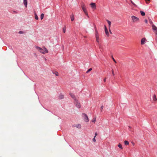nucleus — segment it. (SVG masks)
I'll use <instances>...</instances> for the list:
<instances>
[{
	"mask_svg": "<svg viewBox=\"0 0 157 157\" xmlns=\"http://www.w3.org/2000/svg\"><path fill=\"white\" fill-rule=\"evenodd\" d=\"M81 7L83 11L84 12V13L85 14H86V15L89 18V17L88 16L87 10L86 6L85 5V4L82 3L81 4Z\"/></svg>",
	"mask_w": 157,
	"mask_h": 157,
	"instance_id": "nucleus-1",
	"label": "nucleus"
},
{
	"mask_svg": "<svg viewBox=\"0 0 157 157\" xmlns=\"http://www.w3.org/2000/svg\"><path fill=\"white\" fill-rule=\"evenodd\" d=\"M24 4L25 7H27V0H24Z\"/></svg>",
	"mask_w": 157,
	"mask_h": 157,
	"instance_id": "nucleus-11",
	"label": "nucleus"
},
{
	"mask_svg": "<svg viewBox=\"0 0 157 157\" xmlns=\"http://www.w3.org/2000/svg\"><path fill=\"white\" fill-rule=\"evenodd\" d=\"M106 21L109 24V29H110L111 24V22L110 21L107 20H106Z\"/></svg>",
	"mask_w": 157,
	"mask_h": 157,
	"instance_id": "nucleus-13",
	"label": "nucleus"
},
{
	"mask_svg": "<svg viewBox=\"0 0 157 157\" xmlns=\"http://www.w3.org/2000/svg\"><path fill=\"white\" fill-rule=\"evenodd\" d=\"M96 38L97 42L98 43H99V36L96 37Z\"/></svg>",
	"mask_w": 157,
	"mask_h": 157,
	"instance_id": "nucleus-17",
	"label": "nucleus"
},
{
	"mask_svg": "<svg viewBox=\"0 0 157 157\" xmlns=\"http://www.w3.org/2000/svg\"><path fill=\"white\" fill-rule=\"evenodd\" d=\"M140 12L142 16H144L145 15V13L144 11H140Z\"/></svg>",
	"mask_w": 157,
	"mask_h": 157,
	"instance_id": "nucleus-15",
	"label": "nucleus"
},
{
	"mask_svg": "<svg viewBox=\"0 0 157 157\" xmlns=\"http://www.w3.org/2000/svg\"><path fill=\"white\" fill-rule=\"evenodd\" d=\"M106 78H105L104 79V82H105L106 81Z\"/></svg>",
	"mask_w": 157,
	"mask_h": 157,
	"instance_id": "nucleus-38",
	"label": "nucleus"
},
{
	"mask_svg": "<svg viewBox=\"0 0 157 157\" xmlns=\"http://www.w3.org/2000/svg\"><path fill=\"white\" fill-rule=\"evenodd\" d=\"M93 140L94 142H96V140L95 139V138L94 137V138L93 139Z\"/></svg>",
	"mask_w": 157,
	"mask_h": 157,
	"instance_id": "nucleus-33",
	"label": "nucleus"
},
{
	"mask_svg": "<svg viewBox=\"0 0 157 157\" xmlns=\"http://www.w3.org/2000/svg\"><path fill=\"white\" fill-rule=\"evenodd\" d=\"M19 33H20V34H22L23 33V32L22 31H20L19 32Z\"/></svg>",
	"mask_w": 157,
	"mask_h": 157,
	"instance_id": "nucleus-35",
	"label": "nucleus"
},
{
	"mask_svg": "<svg viewBox=\"0 0 157 157\" xmlns=\"http://www.w3.org/2000/svg\"><path fill=\"white\" fill-rule=\"evenodd\" d=\"M133 22H136L139 20L138 18L134 16H132L131 17Z\"/></svg>",
	"mask_w": 157,
	"mask_h": 157,
	"instance_id": "nucleus-5",
	"label": "nucleus"
},
{
	"mask_svg": "<svg viewBox=\"0 0 157 157\" xmlns=\"http://www.w3.org/2000/svg\"><path fill=\"white\" fill-rule=\"evenodd\" d=\"M124 144L126 145H128L129 144V142L127 140H125L124 141Z\"/></svg>",
	"mask_w": 157,
	"mask_h": 157,
	"instance_id": "nucleus-18",
	"label": "nucleus"
},
{
	"mask_svg": "<svg viewBox=\"0 0 157 157\" xmlns=\"http://www.w3.org/2000/svg\"><path fill=\"white\" fill-rule=\"evenodd\" d=\"M112 74L113 75V76H114V71H113V69H112Z\"/></svg>",
	"mask_w": 157,
	"mask_h": 157,
	"instance_id": "nucleus-31",
	"label": "nucleus"
},
{
	"mask_svg": "<svg viewBox=\"0 0 157 157\" xmlns=\"http://www.w3.org/2000/svg\"><path fill=\"white\" fill-rule=\"evenodd\" d=\"M13 12L14 13H17V12L16 11H13Z\"/></svg>",
	"mask_w": 157,
	"mask_h": 157,
	"instance_id": "nucleus-39",
	"label": "nucleus"
},
{
	"mask_svg": "<svg viewBox=\"0 0 157 157\" xmlns=\"http://www.w3.org/2000/svg\"><path fill=\"white\" fill-rule=\"evenodd\" d=\"M146 40V39L145 38L142 39L141 41V45L144 44L145 43Z\"/></svg>",
	"mask_w": 157,
	"mask_h": 157,
	"instance_id": "nucleus-7",
	"label": "nucleus"
},
{
	"mask_svg": "<svg viewBox=\"0 0 157 157\" xmlns=\"http://www.w3.org/2000/svg\"><path fill=\"white\" fill-rule=\"evenodd\" d=\"M153 100L155 101H156L157 100L156 98V96L155 94H154L153 96Z\"/></svg>",
	"mask_w": 157,
	"mask_h": 157,
	"instance_id": "nucleus-16",
	"label": "nucleus"
},
{
	"mask_svg": "<svg viewBox=\"0 0 157 157\" xmlns=\"http://www.w3.org/2000/svg\"><path fill=\"white\" fill-rule=\"evenodd\" d=\"M82 117L84 119V121L86 122H88L89 121V118L87 115L84 113H82Z\"/></svg>",
	"mask_w": 157,
	"mask_h": 157,
	"instance_id": "nucleus-2",
	"label": "nucleus"
},
{
	"mask_svg": "<svg viewBox=\"0 0 157 157\" xmlns=\"http://www.w3.org/2000/svg\"><path fill=\"white\" fill-rule=\"evenodd\" d=\"M56 76H57L58 75V74H56Z\"/></svg>",
	"mask_w": 157,
	"mask_h": 157,
	"instance_id": "nucleus-41",
	"label": "nucleus"
},
{
	"mask_svg": "<svg viewBox=\"0 0 157 157\" xmlns=\"http://www.w3.org/2000/svg\"><path fill=\"white\" fill-rule=\"evenodd\" d=\"M35 19L36 20H37L38 19V16H37V15H36V14H35Z\"/></svg>",
	"mask_w": 157,
	"mask_h": 157,
	"instance_id": "nucleus-22",
	"label": "nucleus"
},
{
	"mask_svg": "<svg viewBox=\"0 0 157 157\" xmlns=\"http://www.w3.org/2000/svg\"><path fill=\"white\" fill-rule=\"evenodd\" d=\"M99 48L101 49H102L103 48L102 47L101 45H99Z\"/></svg>",
	"mask_w": 157,
	"mask_h": 157,
	"instance_id": "nucleus-29",
	"label": "nucleus"
},
{
	"mask_svg": "<svg viewBox=\"0 0 157 157\" xmlns=\"http://www.w3.org/2000/svg\"><path fill=\"white\" fill-rule=\"evenodd\" d=\"M95 136H94V137L95 138L96 137V136H97V132H95Z\"/></svg>",
	"mask_w": 157,
	"mask_h": 157,
	"instance_id": "nucleus-36",
	"label": "nucleus"
},
{
	"mask_svg": "<svg viewBox=\"0 0 157 157\" xmlns=\"http://www.w3.org/2000/svg\"><path fill=\"white\" fill-rule=\"evenodd\" d=\"M96 120V117H95L94 119H93L92 120V122L94 123L95 122Z\"/></svg>",
	"mask_w": 157,
	"mask_h": 157,
	"instance_id": "nucleus-24",
	"label": "nucleus"
},
{
	"mask_svg": "<svg viewBox=\"0 0 157 157\" xmlns=\"http://www.w3.org/2000/svg\"><path fill=\"white\" fill-rule=\"evenodd\" d=\"M152 29L156 35H157V27L154 25H153L152 26Z\"/></svg>",
	"mask_w": 157,
	"mask_h": 157,
	"instance_id": "nucleus-6",
	"label": "nucleus"
},
{
	"mask_svg": "<svg viewBox=\"0 0 157 157\" xmlns=\"http://www.w3.org/2000/svg\"><path fill=\"white\" fill-rule=\"evenodd\" d=\"M90 5L91 6V7L92 8H94L95 9L96 5L95 3L92 2L90 3Z\"/></svg>",
	"mask_w": 157,
	"mask_h": 157,
	"instance_id": "nucleus-10",
	"label": "nucleus"
},
{
	"mask_svg": "<svg viewBox=\"0 0 157 157\" xmlns=\"http://www.w3.org/2000/svg\"><path fill=\"white\" fill-rule=\"evenodd\" d=\"M150 1V0H145L146 3L147 4H148L149 3V2H148V1Z\"/></svg>",
	"mask_w": 157,
	"mask_h": 157,
	"instance_id": "nucleus-32",
	"label": "nucleus"
},
{
	"mask_svg": "<svg viewBox=\"0 0 157 157\" xmlns=\"http://www.w3.org/2000/svg\"><path fill=\"white\" fill-rule=\"evenodd\" d=\"M70 95L72 98H74L75 99V96L72 93H70Z\"/></svg>",
	"mask_w": 157,
	"mask_h": 157,
	"instance_id": "nucleus-14",
	"label": "nucleus"
},
{
	"mask_svg": "<svg viewBox=\"0 0 157 157\" xmlns=\"http://www.w3.org/2000/svg\"><path fill=\"white\" fill-rule=\"evenodd\" d=\"M35 47L36 48V49L38 51L40 52V51H41V50L42 48H40L39 47L36 46Z\"/></svg>",
	"mask_w": 157,
	"mask_h": 157,
	"instance_id": "nucleus-12",
	"label": "nucleus"
},
{
	"mask_svg": "<svg viewBox=\"0 0 157 157\" xmlns=\"http://www.w3.org/2000/svg\"><path fill=\"white\" fill-rule=\"evenodd\" d=\"M118 147L121 149H123V147L121 144H119L118 145Z\"/></svg>",
	"mask_w": 157,
	"mask_h": 157,
	"instance_id": "nucleus-19",
	"label": "nucleus"
},
{
	"mask_svg": "<svg viewBox=\"0 0 157 157\" xmlns=\"http://www.w3.org/2000/svg\"><path fill=\"white\" fill-rule=\"evenodd\" d=\"M109 32L110 33H111V34H112V32L110 29H109Z\"/></svg>",
	"mask_w": 157,
	"mask_h": 157,
	"instance_id": "nucleus-37",
	"label": "nucleus"
},
{
	"mask_svg": "<svg viewBox=\"0 0 157 157\" xmlns=\"http://www.w3.org/2000/svg\"><path fill=\"white\" fill-rule=\"evenodd\" d=\"M112 59H113V61H114V62L115 63H117V62H116V60H115V59H114V58L113 57V56H112Z\"/></svg>",
	"mask_w": 157,
	"mask_h": 157,
	"instance_id": "nucleus-30",
	"label": "nucleus"
},
{
	"mask_svg": "<svg viewBox=\"0 0 157 157\" xmlns=\"http://www.w3.org/2000/svg\"><path fill=\"white\" fill-rule=\"evenodd\" d=\"M59 98L60 99H63V96L62 95H60L59 96Z\"/></svg>",
	"mask_w": 157,
	"mask_h": 157,
	"instance_id": "nucleus-28",
	"label": "nucleus"
},
{
	"mask_svg": "<svg viewBox=\"0 0 157 157\" xmlns=\"http://www.w3.org/2000/svg\"><path fill=\"white\" fill-rule=\"evenodd\" d=\"M98 36H99L98 33L97 31H96L95 37H97Z\"/></svg>",
	"mask_w": 157,
	"mask_h": 157,
	"instance_id": "nucleus-25",
	"label": "nucleus"
},
{
	"mask_svg": "<svg viewBox=\"0 0 157 157\" xmlns=\"http://www.w3.org/2000/svg\"><path fill=\"white\" fill-rule=\"evenodd\" d=\"M103 107H104V106H103L102 105L101 107V112H102V110H103Z\"/></svg>",
	"mask_w": 157,
	"mask_h": 157,
	"instance_id": "nucleus-26",
	"label": "nucleus"
},
{
	"mask_svg": "<svg viewBox=\"0 0 157 157\" xmlns=\"http://www.w3.org/2000/svg\"><path fill=\"white\" fill-rule=\"evenodd\" d=\"M131 2L132 3V4H133V5H134V3H133L132 2V1H131Z\"/></svg>",
	"mask_w": 157,
	"mask_h": 157,
	"instance_id": "nucleus-40",
	"label": "nucleus"
},
{
	"mask_svg": "<svg viewBox=\"0 0 157 157\" xmlns=\"http://www.w3.org/2000/svg\"><path fill=\"white\" fill-rule=\"evenodd\" d=\"M92 70V69L91 68L89 69L86 72V73H88L90 71H91Z\"/></svg>",
	"mask_w": 157,
	"mask_h": 157,
	"instance_id": "nucleus-23",
	"label": "nucleus"
},
{
	"mask_svg": "<svg viewBox=\"0 0 157 157\" xmlns=\"http://www.w3.org/2000/svg\"><path fill=\"white\" fill-rule=\"evenodd\" d=\"M144 22L146 23H147V19L145 20Z\"/></svg>",
	"mask_w": 157,
	"mask_h": 157,
	"instance_id": "nucleus-34",
	"label": "nucleus"
},
{
	"mask_svg": "<svg viewBox=\"0 0 157 157\" xmlns=\"http://www.w3.org/2000/svg\"><path fill=\"white\" fill-rule=\"evenodd\" d=\"M105 31L106 35L108 36H109V34L108 33V29L105 25Z\"/></svg>",
	"mask_w": 157,
	"mask_h": 157,
	"instance_id": "nucleus-8",
	"label": "nucleus"
},
{
	"mask_svg": "<svg viewBox=\"0 0 157 157\" xmlns=\"http://www.w3.org/2000/svg\"><path fill=\"white\" fill-rule=\"evenodd\" d=\"M73 126L79 129L81 128V125L79 124H74Z\"/></svg>",
	"mask_w": 157,
	"mask_h": 157,
	"instance_id": "nucleus-9",
	"label": "nucleus"
},
{
	"mask_svg": "<svg viewBox=\"0 0 157 157\" xmlns=\"http://www.w3.org/2000/svg\"><path fill=\"white\" fill-rule=\"evenodd\" d=\"M74 103L76 106L78 108H79L81 107V105L80 103L78 102V100L76 99H75Z\"/></svg>",
	"mask_w": 157,
	"mask_h": 157,
	"instance_id": "nucleus-4",
	"label": "nucleus"
},
{
	"mask_svg": "<svg viewBox=\"0 0 157 157\" xmlns=\"http://www.w3.org/2000/svg\"><path fill=\"white\" fill-rule=\"evenodd\" d=\"M48 49L44 47H43V49H41V50L40 51V52L43 54H45V53H48Z\"/></svg>",
	"mask_w": 157,
	"mask_h": 157,
	"instance_id": "nucleus-3",
	"label": "nucleus"
},
{
	"mask_svg": "<svg viewBox=\"0 0 157 157\" xmlns=\"http://www.w3.org/2000/svg\"><path fill=\"white\" fill-rule=\"evenodd\" d=\"M44 16V14L42 13L40 15V18L41 20L43 18Z\"/></svg>",
	"mask_w": 157,
	"mask_h": 157,
	"instance_id": "nucleus-21",
	"label": "nucleus"
},
{
	"mask_svg": "<svg viewBox=\"0 0 157 157\" xmlns=\"http://www.w3.org/2000/svg\"><path fill=\"white\" fill-rule=\"evenodd\" d=\"M66 30V28L65 27H64L63 28V32L64 33L65 32Z\"/></svg>",
	"mask_w": 157,
	"mask_h": 157,
	"instance_id": "nucleus-27",
	"label": "nucleus"
},
{
	"mask_svg": "<svg viewBox=\"0 0 157 157\" xmlns=\"http://www.w3.org/2000/svg\"><path fill=\"white\" fill-rule=\"evenodd\" d=\"M71 21H74V17L73 15H72V16H71Z\"/></svg>",
	"mask_w": 157,
	"mask_h": 157,
	"instance_id": "nucleus-20",
	"label": "nucleus"
}]
</instances>
